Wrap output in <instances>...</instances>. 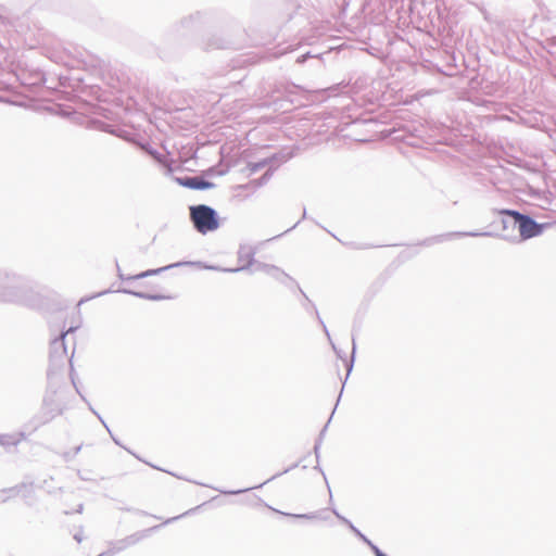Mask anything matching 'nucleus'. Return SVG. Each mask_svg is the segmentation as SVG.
<instances>
[{"instance_id": "obj_2", "label": "nucleus", "mask_w": 556, "mask_h": 556, "mask_svg": "<svg viewBox=\"0 0 556 556\" xmlns=\"http://www.w3.org/2000/svg\"><path fill=\"white\" fill-rule=\"evenodd\" d=\"M507 214L511 217V226L518 230L520 240L530 239L542 232L543 226L533 219L516 212H507Z\"/></svg>"}, {"instance_id": "obj_4", "label": "nucleus", "mask_w": 556, "mask_h": 556, "mask_svg": "<svg viewBox=\"0 0 556 556\" xmlns=\"http://www.w3.org/2000/svg\"><path fill=\"white\" fill-rule=\"evenodd\" d=\"M333 514L343 522L348 523L351 530L374 549L376 556H387L377 546H375L359 530H357L348 519L342 517L337 510H333Z\"/></svg>"}, {"instance_id": "obj_1", "label": "nucleus", "mask_w": 556, "mask_h": 556, "mask_svg": "<svg viewBox=\"0 0 556 556\" xmlns=\"http://www.w3.org/2000/svg\"><path fill=\"white\" fill-rule=\"evenodd\" d=\"M191 218L195 228L201 233L213 231L218 227L215 211L206 205H198L191 207Z\"/></svg>"}, {"instance_id": "obj_8", "label": "nucleus", "mask_w": 556, "mask_h": 556, "mask_svg": "<svg viewBox=\"0 0 556 556\" xmlns=\"http://www.w3.org/2000/svg\"><path fill=\"white\" fill-rule=\"evenodd\" d=\"M295 517L311 519V518H314L315 516L314 515H296Z\"/></svg>"}, {"instance_id": "obj_3", "label": "nucleus", "mask_w": 556, "mask_h": 556, "mask_svg": "<svg viewBox=\"0 0 556 556\" xmlns=\"http://www.w3.org/2000/svg\"><path fill=\"white\" fill-rule=\"evenodd\" d=\"M177 180L181 186L191 189L205 190L214 187L212 182L205 181L199 177L178 178Z\"/></svg>"}, {"instance_id": "obj_6", "label": "nucleus", "mask_w": 556, "mask_h": 556, "mask_svg": "<svg viewBox=\"0 0 556 556\" xmlns=\"http://www.w3.org/2000/svg\"><path fill=\"white\" fill-rule=\"evenodd\" d=\"M136 295L140 296V298H148V299H151V300H160V299H163L162 296H148V295H143L141 293H135Z\"/></svg>"}, {"instance_id": "obj_7", "label": "nucleus", "mask_w": 556, "mask_h": 556, "mask_svg": "<svg viewBox=\"0 0 556 556\" xmlns=\"http://www.w3.org/2000/svg\"><path fill=\"white\" fill-rule=\"evenodd\" d=\"M467 236H472V237H478V236H484L485 233H481V232H468L466 233Z\"/></svg>"}, {"instance_id": "obj_5", "label": "nucleus", "mask_w": 556, "mask_h": 556, "mask_svg": "<svg viewBox=\"0 0 556 556\" xmlns=\"http://www.w3.org/2000/svg\"><path fill=\"white\" fill-rule=\"evenodd\" d=\"M182 264L184 263H177V264L165 266V267H162V268H159V269L147 270V271L138 275L137 278H142V277L151 276V275L157 274V273H160L162 270H165V269H168V268H172V267H175V266H180Z\"/></svg>"}]
</instances>
